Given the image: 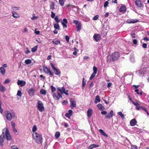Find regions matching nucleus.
<instances>
[{
  "label": "nucleus",
  "mask_w": 149,
  "mask_h": 149,
  "mask_svg": "<svg viewBox=\"0 0 149 149\" xmlns=\"http://www.w3.org/2000/svg\"><path fill=\"white\" fill-rule=\"evenodd\" d=\"M40 93L41 94L45 95L46 93V91L45 90L43 89H42L40 90Z\"/></svg>",
  "instance_id": "obj_40"
},
{
  "label": "nucleus",
  "mask_w": 149,
  "mask_h": 149,
  "mask_svg": "<svg viewBox=\"0 0 149 149\" xmlns=\"http://www.w3.org/2000/svg\"><path fill=\"white\" fill-rule=\"evenodd\" d=\"M65 0H59V3L61 6H63L64 4Z\"/></svg>",
  "instance_id": "obj_35"
},
{
  "label": "nucleus",
  "mask_w": 149,
  "mask_h": 149,
  "mask_svg": "<svg viewBox=\"0 0 149 149\" xmlns=\"http://www.w3.org/2000/svg\"><path fill=\"white\" fill-rule=\"evenodd\" d=\"M135 4L139 8H141L142 6V3L141 0H136Z\"/></svg>",
  "instance_id": "obj_15"
},
{
  "label": "nucleus",
  "mask_w": 149,
  "mask_h": 149,
  "mask_svg": "<svg viewBox=\"0 0 149 149\" xmlns=\"http://www.w3.org/2000/svg\"><path fill=\"white\" fill-rule=\"evenodd\" d=\"M97 106L98 109L100 110H102L104 109V107L102 105L100 104H97Z\"/></svg>",
  "instance_id": "obj_29"
},
{
  "label": "nucleus",
  "mask_w": 149,
  "mask_h": 149,
  "mask_svg": "<svg viewBox=\"0 0 149 149\" xmlns=\"http://www.w3.org/2000/svg\"><path fill=\"white\" fill-rule=\"evenodd\" d=\"M93 113V110L91 109L90 108L88 109L87 111V116L89 118L91 117Z\"/></svg>",
  "instance_id": "obj_19"
},
{
  "label": "nucleus",
  "mask_w": 149,
  "mask_h": 149,
  "mask_svg": "<svg viewBox=\"0 0 149 149\" xmlns=\"http://www.w3.org/2000/svg\"><path fill=\"white\" fill-rule=\"evenodd\" d=\"M25 62L26 64H29L31 63V61L30 59H28L25 60Z\"/></svg>",
  "instance_id": "obj_45"
},
{
  "label": "nucleus",
  "mask_w": 149,
  "mask_h": 149,
  "mask_svg": "<svg viewBox=\"0 0 149 149\" xmlns=\"http://www.w3.org/2000/svg\"><path fill=\"white\" fill-rule=\"evenodd\" d=\"M22 92L21 91H17V95L19 96V97H21V96Z\"/></svg>",
  "instance_id": "obj_55"
},
{
  "label": "nucleus",
  "mask_w": 149,
  "mask_h": 149,
  "mask_svg": "<svg viewBox=\"0 0 149 149\" xmlns=\"http://www.w3.org/2000/svg\"><path fill=\"white\" fill-rule=\"evenodd\" d=\"M86 81L84 78H83L82 82V89L84 88L86 84Z\"/></svg>",
  "instance_id": "obj_33"
},
{
  "label": "nucleus",
  "mask_w": 149,
  "mask_h": 149,
  "mask_svg": "<svg viewBox=\"0 0 149 149\" xmlns=\"http://www.w3.org/2000/svg\"><path fill=\"white\" fill-rule=\"evenodd\" d=\"M54 27L55 29H56L59 30L60 29L59 25L58 23H56L54 24Z\"/></svg>",
  "instance_id": "obj_36"
},
{
  "label": "nucleus",
  "mask_w": 149,
  "mask_h": 149,
  "mask_svg": "<svg viewBox=\"0 0 149 149\" xmlns=\"http://www.w3.org/2000/svg\"><path fill=\"white\" fill-rule=\"evenodd\" d=\"M113 111L111 110L109 113H108L107 115L105 116V118L109 119L112 118L113 116Z\"/></svg>",
  "instance_id": "obj_16"
},
{
  "label": "nucleus",
  "mask_w": 149,
  "mask_h": 149,
  "mask_svg": "<svg viewBox=\"0 0 149 149\" xmlns=\"http://www.w3.org/2000/svg\"><path fill=\"white\" fill-rule=\"evenodd\" d=\"M28 93L30 96H33L35 95V89L33 88H31L29 89Z\"/></svg>",
  "instance_id": "obj_12"
},
{
  "label": "nucleus",
  "mask_w": 149,
  "mask_h": 149,
  "mask_svg": "<svg viewBox=\"0 0 149 149\" xmlns=\"http://www.w3.org/2000/svg\"><path fill=\"white\" fill-rule=\"evenodd\" d=\"M93 38L95 40L96 42H98L100 40L101 36L99 34H95L94 35Z\"/></svg>",
  "instance_id": "obj_13"
},
{
  "label": "nucleus",
  "mask_w": 149,
  "mask_h": 149,
  "mask_svg": "<svg viewBox=\"0 0 149 149\" xmlns=\"http://www.w3.org/2000/svg\"><path fill=\"white\" fill-rule=\"evenodd\" d=\"M54 20L57 23H58L59 22V20L58 19V16H56L54 17Z\"/></svg>",
  "instance_id": "obj_49"
},
{
  "label": "nucleus",
  "mask_w": 149,
  "mask_h": 149,
  "mask_svg": "<svg viewBox=\"0 0 149 149\" xmlns=\"http://www.w3.org/2000/svg\"><path fill=\"white\" fill-rule=\"evenodd\" d=\"M60 41L59 40H53L52 41V42H53V43H54L55 45H57L58 44H60Z\"/></svg>",
  "instance_id": "obj_42"
},
{
  "label": "nucleus",
  "mask_w": 149,
  "mask_h": 149,
  "mask_svg": "<svg viewBox=\"0 0 149 149\" xmlns=\"http://www.w3.org/2000/svg\"><path fill=\"white\" fill-rule=\"evenodd\" d=\"M44 72L46 74L49 73L51 77H52L54 75V73L53 72H51L49 68H48L46 67H44L43 69Z\"/></svg>",
  "instance_id": "obj_8"
},
{
  "label": "nucleus",
  "mask_w": 149,
  "mask_h": 149,
  "mask_svg": "<svg viewBox=\"0 0 149 149\" xmlns=\"http://www.w3.org/2000/svg\"><path fill=\"white\" fill-rule=\"evenodd\" d=\"M26 50L25 52L26 54H28L30 52V51L29 49L27 47L26 48Z\"/></svg>",
  "instance_id": "obj_58"
},
{
  "label": "nucleus",
  "mask_w": 149,
  "mask_h": 149,
  "mask_svg": "<svg viewBox=\"0 0 149 149\" xmlns=\"http://www.w3.org/2000/svg\"><path fill=\"white\" fill-rule=\"evenodd\" d=\"M139 20L136 19H128L127 21V22L128 23H135L138 22Z\"/></svg>",
  "instance_id": "obj_14"
},
{
  "label": "nucleus",
  "mask_w": 149,
  "mask_h": 149,
  "mask_svg": "<svg viewBox=\"0 0 149 149\" xmlns=\"http://www.w3.org/2000/svg\"><path fill=\"white\" fill-rule=\"evenodd\" d=\"M117 113L118 115L120 116L122 118H124V115L121 112H118Z\"/></svg>",
  "instance_id": "obj_39"
},
{
  "label": "nucleus",
  "mask_w": 149,
  "mask_h": 149,
  "mask_svg": "<svg viewBox=\"0 0 149 149\" xmlns=\"http://www.w3.org/2000/svg\"><path fill=\"white\" fill-rule=\"evenodd\" d=\"M53 96L54 99L56 100H58L59 99V98H62V96L61 95V93H58L57 94L55 93H53Z\"/></svg>",
  "instance_id": "obj_10"
},
{
  "label": "nucleus",
  "mask_w": 149,
  "mask_h": 149,
  "mask_svg": "<svg viewBox=\"0 0 149 149\" xmlns=\"http://www.w3.org/2000/svg\"><path fill=\"white\" fill-rule=\"evenodd\" d=\"M37 107L39 111L42 112L45 110L44 104L42 101L40 100H38Z\"/></svg>",
  "instance_id": "obj_3"
},
{
  "label": "nucleus",
  "mask_w": 149,
  "mask_h": 149,
  "mask_svg": "<svg viewBox=\"0 0 149 149\" xmlns=\"http://www.w3.org/2000/svg\"><path fill=\"white\" fill-rule=\"evenodd\" d=\"M99 146L97 144H92L91 145L88 147V149H92L93 148H97Z\"/></svg>",
  "instance_id": "obj_28"
},
{
  "label": "nucleus",
  "mask_w": 149,
  "mask_h": 149,
  "mask_svg": "<svg viewBox=\"0 0 149 149\" xmlns=\"http://www.w3.org/2000/svg\"><path fill=\"white\" fill-rule=\"evenodd\" d=\"M126 8L125 6H122L119 9V11L121 13H124L126 11Z\"/></svg>",
  "instance_id": "obj_20"
},
{
  "label": "nucleus",
  "mask_w": 149,
  "mask_h": 149,
  "mask_svg": "<svg viewBox=\"0 0 149 149\" xmlns=\"http://www.w3.org/2000/svg\"><path fill=\"white\" fill-rule=\"evenodd\" d=\"M0 72L2 74L4 75L5 74L6 71L5 69L3 67H0Z\"/></svg>",
  "instance_id": "obj_30"
},
{
  "label": "nucleus",
  "mask_w": 149,
  "mask_h": 149,
  "mask_svg": "<svg viewBox=\"0 0 149 149\" xmlns=\"http://www.w3.org/2000/svg\"><path fill=\"white\" fill-rule=\"evenodd\" d=\"M73 23L76 25L77 31H79L81 29V25L80 22L77 20H74Z\"/></svg>",
  "instance_id": "obj_6"
},
{
  "label": "nucleus",
  "mask_w": 149,
  "mask_h": 149,
  "mask_svg": "<svg viewBox=\"0 0 149 149\" xmlns=\"http://www.w3.org/2000/svg\"><path fill=\"white\" fill-rule=\"evenodd\" d=\"M51 17L52 18H54L55 16V14L53 12H51Z\"/></svg>",
  "instance_id": "obj_56"
},
{
  "label": "nucleus",
  "mask_w": 149,
  "mask_h": 149,
  "mask_svg": "<svg viewBox=\"0 0 149 149\" xmlns=\"http://www.w3.org/2000/svg\"><path fill=\"white\" fill-rule=\"evenodd\" d=\"M93 73L96 74L97 71V68L95 66H94L93 67Z\"/></svg>",
  "instance_id": "obj_43"
},
{
  "label": "nucleus",
  "mask_w": 149,
  "mask_h": 149,
  "mask_svg": "<svg viewBox=\"0 0 149 149\" xmlns=\"http://www.w3.org/2000/svg\"><path fill=\"white\" fill-rule=\"evenodd\" d=\"M137 123V121L135 119H133L130 122V124L131 126L135 125Z\"/></svg>",
  "instance_id": "obj_22"
},
{
  "label": "nucleus",
  "mask_w": 149,
  "mask_h": 149,
  "mask_svg": "<svg viewBox=\"0 0 149 149\" xmlns=\"http://www.w3.org/2000/svg\"><path fill=\"white\" fill-rule=\"evenodd\" d=\"M120 54L118 52H115L111 54V58L113 61H116L119 57Z\"/></svg>",
  "instance_id": "obj_5"
},
{
  "label": "nucleus",
  "mask_w": 149,
  "mask_h": 149,
  "mask_svg": "<svg viewBox=\"0 0 149 149\" xmlns=\"http://www.w3.org/2000/svg\"><path fill=\"white\" fill-rule=\"evenodd\" d=\"M143 107L141 106L138 105V106H136V110H139L140 108H142Z\"/></svg>",
  "instance_id": "obj_62"
},
{
  "label": "nucleus",
  "mask_w": 149,
  "mask_h": 149,
  "mask_svg": "<svg viewBox=\"0 0 149 149\" xmlns=\"http://www.w3.org/2000/svg\"><path fill=\"white\" fill-rule=\"evenodd\" d=\"M10 80L9 79H6L5 80V81L4 82V84H8V83H10Z\"/></svg>",
  "instance_id": "obj_50"
},
{
  "label": "nucleus",
  "mask_w": 149,
  "mask_h": 149,
  "mask_svg": "<svg viewBox=\"0 0 149 149\" xmlns=\"http://www.w3.org/2000/svg\"><path fill=\"white\" fill-rule=\"evenodd\" d=\"M136 73L139 76L143 75L144 74L143 70L141 69L136 71Z\"/></svg>",
  "instance_id": "obj_23"
},
{
  "label": "nucleus",
  "mask_w": 149,
  "mask_h": 149,
  "mask_svg": "<svg viewBox=\"0 0 149 149\" xmlns=\"http://www.w3.org/2000/svg\"><path fill=\"white\" fill-rule=\"evenodd\" d=\"M35 15V14H33V17H32L31 18V19L32 20H35L36 19L38 18V17H36V16H34V15Z\"/></svg>",
  "instance_id": "obj_52"
},
{
  "label": "nucleus",
  "mask_w": 149,
  "mask_h": 149,
  "mask_svg": "<svg viewBox=\"0 0 149 149\" xmlns=\"http://www.w3.org/2000/svg\"><path fill=\"white\" fill-rule=\"evenodd\" d=\"M38 46L36 45L31 49V52H36L37 50Z\"/></svg>",
  "instance_id": "obj_34"
},
{
  "label": "nucleus",
  "mask_w": 149,
  "mask_h": 149,
  "mask_svg": "<svg viewBox=\"0 0 149 149\" xmlns=\"http://www.w3.org/2000/svg\"><path fill=\"white\" fill-rule=\"evenodd\" d=\"M51 91L53 93H54V92L56 91V88L55 87H54L53 86H51Z\"/></svg>",
  "instance_id": "obj_44"
},
{
  "label": "nucleus",
  "mask_w": 149,
  "mask_h": 149,
  "mask_svg": "<svg viewBox=\"0 0 149 149\" xmlns=\"http://www.w3.org/2000/svg\"><path fill=\"white\" fill-rule=\"evenodd\" d=\"M99 131L100 133L103 136L106 137H108L107 135L104 132V131L100 129L99 130Z\"/></svg>",
  "instance_id": "obj_26"
},
{
  "label": "nucleus",
  "mask_w": 149,
  "mask_h": 149,
  "mask_svg": "<svg viewBox=\"0 0 149 149\" xmlns=\"http://www.w3.org/2000/svg\"><path fill=\"white\" fill-rule=\"evenodd\" d=\"M33 136L37 143L38 144H42V143L43 138L41 135L37 132H35L33 133Z\"/></svg>",
  "instance_id": "obj_2"
},
{
  "label": "nucleus",
  "mask_w": 149,
  "mask_h": 149,
  "mask_svg": "<svg viewBox=\"0 0 149 149\" xmlns=\"http://www.w3.org/2000/svg\"><path fill=\"white\" fill-rule=\"evenodd\" d=\"M50 65L51 66L55 74L56 75H59L61 73V72L59 69L56 68L53 65L52 63H50Z\"/></svg>",
  "instance_id": "obj_9"
},
{
  "label": "nucleus",
  "mask_w": 149,
  "mask_h": 149,
  "mask_svg": "<svg viewBox=\"0 0 149 149\" xmlns=\"http://www.w3.org/2000/svg\"><path fill=\"white\" fill-rule=\"evenodd\" d=\"M130 149H138L137 146L135 145H132Z\"/></svg>",
  "instance_id": "obj_48"
},
{
  "label": "nucleus",
  "mask_w": 149,
  "mask_h": 149,
  "mask_svg": "<svg viewBox=\"0 0 149 149\" xmlns=\"http://www.w3.org/2000/svg\"><path fill=\"white\" fill-rule=\"evenodd\" d=\"M98 17L99 16L98 15H96L93 17V19L94 20H96L98 19Z\"/></svg>",
  "instance_id": "obj_54"
},
{
  "label": "nucleus",
  "mask_w": 149,
  "mask_h": 149,
  "mask_svg": "<svg viewBox=\"0 0 149 149\" xmlns=\"http://www.w3.org/2000/svg\"><path fill=\"white\" fill-rule=\"evenodd\" d=\"M142 47L144 48H147V44L145 43H143L142 45Z\"/></svg>",
  "instance_id": "obj_61"
},
{
  "label": "nucleus",
  "mask_w": 149,
  "mask_h": 149,
  "mask_svg": "<svg viewBox=\"0 0 149 149\" xmlns=\"http://www.w3.org/2000/svg\"><path fill=\"white\" fill-rule=\"evenodd\" d=\"M5 136L6 140L8 141H10L11 139V136L9 133V130L8 128L6 129L5 133L3 132L2 135L0 136V145L1 146L3 145V143Z\"/></svg>",
  "instance_id": "obj_1"
},
{
  "label": "nucleus",
  "mask_w": 149,
  "mask_h": 149,
  "mask_svg": "<svg viewBox=\"0 0 149 149\" xmlns=\"http://www.w3.org/2000/svg\"><path fill=\"white\" fill-rule=\"evenodd\" d=\"M5 113L7 119L9 121L11 120L12 118L14 115V114L13 113H10L7 110L5 111Z\"/></svg>",
  "instance_id": "obj_4"
},
{
  "label": "nucleus",
  "mask_w": 149,
  "mask_h": 149,
  "mask_svg": "<svg viewBox=\"0 0 149 149\" xmlns=\"http://www.w3.org/2000/svg\"><path fill=\"white\" fill-rule=\"evenodd\" d=\"M1 100H0V113H1L2 114L3 112V110L1 107Z\"/></svg>",
  "instance_id": "obj_51"
},
{
  "label": "nucleus",
  "mask_w": 149,
  "mask_h": 149,
  "mask_svg": "<svg viewBox=\"0 0 149 149\" xmlns=\"http://www.w3.org/2000/svg\"><path fill=\"white\" fill-rule=\"evenodd\" d=\"M130 60L132 63H134L135 61V58L133 53H132L130 57Z\"/></svg>",
  "instance_id": "obj_24"
},
{
  "label": "nucleus",
  "mask_w": 149,
  "mask_h": 149,
  "mask_svg": "<svg viewBox=\"0 0 149 149\" xmlns=\"http://www.w3.org/2000/svg\"><path fill=\"white\" fill-rule=\"evenodd\" d=\"M0 90L2 92H4L6 90V88L2 85H0Z\"/></svg>",
  "instance_id": "obj_32"
},
{
  "label": "nucleus",
  "mask_w": 149,
  "mask_h": 149,
  "mask_svg": "<svg viewBox=\"0 0 149 149\" xmlns=\"http://www.w3.org/2000/svg\"><path fill=\"white\" fill-rule=\"evenodd\" d=\"M100 102V97L99 95H97L96 97V98L94 101V102L95 103L97 104L98 102Z\"/></svg>",
  "instance_id": "obj_31"
},
{
  "label": "nucleus",
  "mask_w": 149,
  "mask_h": 149,
  "mask_svg": "<svg viewBox=\"0 0 149 149\" xmlns=\"http://www.w3.org/2000/svg\"><path fill=\"white\" fill-rule=\"evenodd\" d=\"M57 90L60 92L61 94L64 93L67 95H68V91L67 90H65V88L64 86H63L61 88L60 87H58L57 88Z\"/></svg>",
  "instance_id": "obj_7"
},
{
  "label": "nucleus",
  "mask_w": 149,
  "mask_h": 149,
  "mask_svg": "<svg viewBox=\"0 0 149 149\" xmlns=\"http://www.w3.org/2000/svg\"><path fill=\"white\" fill-rule=\"evenodd\" d=\"M61 23L63 26L65 27V28H67V25L66 24L68 23V21L66 19H63V21L61 22Z\"/></svg>",
  "instance_id": "obj_18"
},
{
  "label": "nucleus",
  "mask_w": 149,
  "mask_h": 149,
  "mask_svg": "<svg viewBox=\"0 0 149 149\" xmlns=\"http://www.w3.org/2000/svg\"><path fill=\"white\" fill-rule=\"evenodd\" d=\"M11 8L14 11L18 10H19L20 8V7H14L12 6L11 7Z\"/></svg>",
  "instance_id": "obj_41"
},
{
  "label": "nucleus",
  "mask_w": 149,
  "mask_h": 149,
  "mask_svg": "<svg viewBox=\"0 0 149 149\" xmlns=\"http://www.w3.org/2000/svg\"><path fill=\"white\" fill-rule=\"evenodd\" d=\"M109 4V2L108 1H106L105 2L104 4V8L106 7Z\"/></svg>",
  "instance_id": "obj_60"
},
{
  "label": "nucleus",
  "mask_w": 149,
  "mask_h": 149,
  "mask_svg": "<svg viewBox=\"0 0 149 149\" xmlns=\"http://www.w3.org/2000/svg\"><path fill=\"white\" fill-rule=\"evenodd\" d=\"M13 17L15 18H17L20 17L19 15L14 11H12Z\"/></svg>",
  "instance_id": "obj_21"
},
{
  "label": "nucleus",
  "mask_w": 149,
  "mask_h": 149,
  "mask_svg": "<svg viewBox=\"0 0 149 149\" xmlns=\"http://www.w3.org/2000/svg\"><path fill=\"white\" fill-rule=\"evenodd\" d=\"M70 107L71 109H73L76 106V102L72 98H71L70 100Z\"/></svg>",
  "instance_id": "obj_11"
},
{
  "label": "nucleus",
  "mask_w": 149,
  "mask_h": 149,
  "mask_svg": "<svg viewBox=\"0 0 149 149\" xmlns=\"http://www.w3.org/2000/svg\"><path fill=\"white\" fill-rule=\"evenodd\" d=\"M95 74L93 73L90 77L89 79L90 80L92 79L95 76Z\"/></svg>",
  "instance_id": "obj_47"
},
{
  "label": "nucleus",
  "mask_w": 149,
  "mask_h": 149,
  "mask_svg": "<svg viewBox=\"0 0 149 149\" xmlns=\"http://www.w3.org/2000/svg\"><path fill=\"white\" fill-rule=\"evenodd\" d=\"M65 116L69 118H70V117L71 116L70 114L68 113H66L65 114Z\"/></svg>",
  "instance_id": "obj_59"
},
{
  "label": "nucleus",
  "mask_w": 149,
  "mask_h": 149,
  "mask_svg": "<svg viewBox=\"0 0 149 149\" xmlns=\"http://www.w3.org/2000/svg\"><path fill=\"white\" fill-rule=\"evenodd\" d=\"M65 38L67 41L68 42H69V37L68 36H66L65 37Z\"/></svg>",
  "instance_id": "obj_64"
},
{
  "label": "nucleus",
  "mask_w": 149,
  "mask_h": 149,
  "mask_svg": "<svg viewBox=\"0 0 149 149\" xmlns=\"http://www.w3.org/2000/svg\"><path fill=\"white\" fill-rule=\"evenodd\" d=\"M60 135V133L59 132H56L55 136L56 139H58Z\"/></svg>",
  "instance_id": "obj_37"
},
{
  "label": "nucleus",
  "mask_w": 149,
  "mask_h": 149,
  "mask_svg": "<svg viewBox=\"0 0 149 149\" xmlns=\"http://www.w3.org/2000/svg\"><path fill=\"white\" fill-rule=\"evenodd\" d=\"M49 6L50 9L52 10H53L55 9V4L52 1L51 2Z\"/></svg>",
  "instance_id": "obj_25"
},
{
  "label": "nucleus",
  "mask_w": 149,
  "mask_h": 149,
  "mask_svg": "<svg viewBox=\"0 0 149 149\" xmlns=\"http://www.w3.org/2000/svg\"><path fill=\"white\" fill-rule=\"evenodd\" d=\"M146 59L147 57L146 56H144L142 58V64L143 65H145V64H147L146 63Z\"/></svg>",
  "instance_id": "obj_27"
},
{
  "label": "nucleus",
  "mask_w": 149,
  "mask_h": 149,
  "mask_svg": "<svg viewBox=\"0 0 149 149\" xmlns=\"http://www.w3.org/2000/svg\"><path fill=\"white\" fill-rule=\"evenodd\" d=\"M139 86L138 85H134L132 87L133 89L137 88L139 87Z\"/></svg>",
  "instance_id": "obj_63"
},
{
  "label": "nucleus",
  "mask_w": 149,
  "mask_h": 149,
  "mask_svg": "<svg viewBox=\"0 0 149 149\" xmlns=\"http://www.w3.org/2000/svg\"><path fill=\"white\" fill-rule=\"evenodd\" d=\"M107 62H109L111 61H113L112 59L111 55V56H108L107 57Z\"/></svg>",
  "instance_id": "obj_38"
},
{
  "label": "nucleus",
  "mask_w": 149,
  "mask_h": 149,
  "mask_svg": "<svg viewBox=\"0 0 149 149\" xmlns=\"http://www.w3.org/2000/svg\"><path fill=\"white\" fill-rule=\"evenodd\" d=\"M26 83V82L25 81L18 80L17 82V84L18 85H20L22 87L25 85Z\"/></svg>",
  "instance_id": "obj_17"
},
{
  "label": "nucleus",
  "mask_w": 149,
  "mask_h": 149,
  "mask_svg": "<svg viewBox=\"0 0 149 149\" xmlns=\"http://www.w3.org/2000/svg\"><path fill=\"white\" fill-rule=\"evenodd\" d=\"M11 148L12 149H19L17 146L16 145L12 146Z\"/></svg>",
  "instance_id": "obj_53"
},
{
  "label": "nucleus",
  "mask_w": 149,
  "mask_h": 149,
  "mask_svg": "<svg viewBox=\"0 0 149 149\" xmlns=\"http://www.w3.org/2000/svg\"><path fill=\"white\" fill-rule=\"evenodd\" d=\"M37 130V128L36 125H34L32 129V131L33 132V133H35L36 131Z\"/></svg>",
  "instance_id": "obj_46"
},
{
  "label": "nucleus",
  "mask_w": 149,
  "mask_h": 149,
  "mask_svg": "<svg viewBox=\"0 0 149 149\" xmlns=\"http://www.w3.org/2000/svg\"><path fill=\"white\" fill-rule=\"evenodd\" d=\"M132 102L133 103V104L136 106H138V105H139V104L137 102H134V101H132Z\"/></svg>",
  "instance_id": "obj_57"
}]
</instances>
